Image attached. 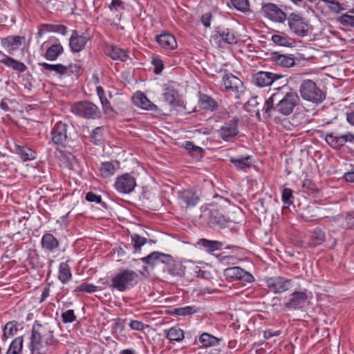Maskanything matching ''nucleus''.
<instances>
[{
    "instance_id": "nucleus-53",
    "label": "nucleus",
    "mask_w": 354,
    "mask_h": 354,
    "mask_svg": "<svg viewBox=\"0 0 354 354\" xmlns=\"http://www.w3.org/2000/svg\"><path fill=\"white\" fill-rule=\"evenodd\" d=\"M104 129L103 127H97L95 128L90 133L91 141L95 145H101L102 140V130Z\"/></svg>"
},
{
    "instance_id": "nucleus-29",
    "label": "nucleus",
    "mask_w": 354,
    "mask_h": 354,
    "mask_svg": "<svg viewBox=\"0 0 354 354\" xmlns=\"http://www.w3.org/2000/svg\"><path fill=\"white\" fill-rule=\"evenodd\" d=\"M3 58L0 60V63L3 64L7 67L17 71L19 73H24L27 70V66L21 62H19L6 55H3Z\"/></svg>"
},
{
    "instance_id": "nucleus-35",
    "label": "nucleus",
    "mask_w": 354,
    "mask_h": 354,
    "mask_svg": "<svg viewBox=\"0 0 354 354\" xmlns=\"http://www.w3.org/2000/svg\"><path fill=\"white\" fill-rule=\"evenodd\" d=\"M324 241V232L321 228L317 227L312 232L310 241L307 243V245L310 248H315L322 244Z\"/></svg>"
},
{
    "instance_id": "nucleus-28",
    "label": "nucleus",
    "mask_w": 354,
    "mask_h": 354,
    "mask_svg": "<svg viewBox=\"0 0 354 354\" xmlns=\"http://www.w3.org/2000/svg\"><path fill=\"white\" fill-rule=\"evenodd\" d=\"M165 100L168 102L173 107L181 106L183 101L179 97L178 92L171 88H167L163 93Z\"/></svg>"
},
{
    "instance_id": "nucleus-62",
    "label": "nucleus",
    "mask_w": 354,
    "mask_h": 354,
    "mask_svg": "<svg viewBox=\"0 0 354 354\" xmlns=\"http://www.w3.org/2000/svg\"><path fill=\"white\" fill-rule=\"evenodd\" d=\"M81 69V66L77 64H70L68 66H66L67 73L66 75H75L78 76L80 71Z\"/></svg>"
},
{
    "instance_id": "nucleus-36",
    "label": "nucleus",
    "mask_w": 354,
    "mask_h": 354,
    "mask_svg": "<svg viewBox=\"0 0 354 354\" xmlns=\"http://www.w3.org/2000/svg\"><path fill=\"white\" fill-rule=\"evenodd\" d=\"M108 55L112 59L120 60L121 62H125L129 58L128 53L127 50L115 46H111L108 52Z\"/></svg>"
},
{
    "instance_id": "nucleus-59",
    "label": "nucleus",
    "mask_w": 354,
    "mask_h": 354,
    "mask_svg": "<svg viewBox=\"0 0 354 354\" xmlns=\"http://www.w3.org/2000/svg\"><path fill=\"white\" fill-rule=\"evenodd\" d=\"M293 192L290 188H284L281 194V199L285 205H290L293 203Z\"/></svg>"
},
{
    "instance_id": "nucleus-24",
    "label": "nucleus",
    "mask_w": 354,
    "mask_h": 354,
    "mask_svg": "<svg viewBox=\"0 0 354 354\" xmlns=\"http://www.w3.org/2000/svg\"><path fill=\"white\" fill-rule=\"evenodd\" d=\"M41 247L45 251L53 252L59 247V242L53 234L46 232L41 237Z\"/></svg>"
},
{
    "instance_id": "nucleus-39",
    "label": "nucleus",
    "mask_w": 354,
    "mask_h": 354,
    "mask_svg": "<svg viewBox=\"0 0 354 354\" xmlns=\"http://www.w3.org/2000/svg\"><path fill=\"white\" fill-rule=\"evenodd\" d=\"M15 152L24 161L32 160L35 158V151L26 146L17 145Z\"/></svg>"
},
{
    "instance_id": "nucleus-63",
    "label": "nucleus",
    "mask_w": 354,
    "mask_h": 354,
    "mask_svg": "<svg viewBox=\"0 0 354 354\" xmlns=\"http://www.w3.org/2000/svg\"><path fill=\"white\" fill-rule=\"evenodd\" d=\"M160 263L165 264L167 266L168 264L172 263L174 262V257L168 254H165L160 252Z\"/></svg>"
},
{
    "instance_id": "nucleus-8",
    "label": "nucleus",
    "mask_w": 354,
    "mask_h": 354,
    "mask_svg": "<svg viewBox=\"0 0 354 354\" xmlns=\"http://www.w3.org/2000/svg\"><path fill=\"white\" fill-rule=\"evenodd\" d=\"M239 123L237 116L225 121L218 131L219 137L225 142H234L239 133Z\"/></svg>"
},
{
    "instance_id": "nucleus-7",
    "label": "nucleus",
    "mask_w": 354,
    "mask_h": 354,
    "mask_svg": "<svg viewBox=\"0 0 354 354\" xmlns=\"http://www.w3.org/2000/svg\"><path fill=\"white\" fill-rule=\"evenodd\" d=\"M211 41H214L217 47L223 48L225 45L237 44L238 38L233 28L220 25L215 28L214 34L211 36Z\"/></svg>"
},
{
    "instance_id": "nucleus-26",
    "label": "nucleus",
    "mask_w": 354,
    "mask_h": 354,
    "mask_svg": "<svg viewBox=\"0 0 354 354\" xmlns=\"http://www.w3.org/2000/svg\"><path fill=\"white\" fill-rule=\"evenodd\" d=\"M198 104L200 107L205 111H216L218 105L216 100L207 94L199 93Z\"/></svg>"
},
{
    "instance_id": "nucleus-57",
    "label": "nucleus",
    "mask_w": 354,
    "mask_h": 354,
    "mask_svg": "<svg viewBox=\"0 0 354 354\" xmlns=\"http://www.w3.org/2000/svg\"><path fill=\"white\" fill-rule=\"evenodd\" d=\"M44 27L46 28L48 31L58 32L62 35H65L67 33V27L62 24H44Z\"/></svg>"
},
{
    "instance_id": "nucleus-20",
    "label": "nucleus",
    "mask_w": 354,
    "mask_h": 354,
    "mask_svg": "<svg viewBox=\"0 0 354 354\" xmlns=\"http://www.w3.org/2000/svg\"><path fill=\"white\" fill-rule=\"evenodd\" d=\"M25 37L19 35H9L1 39V44L9 54H12L23 43Z\"/></svg>"
},
{
    "instance_id": "nucleus-64",
    "label": "nucleus",
    "mask_w": 354,
    "mask_h": 354,
    "mask_svg": "<svg viewBox=\"0 0 354 354\" xmlns=\"http://www.w3.org/2000/svg\"><path fill=\"white\" fill-rule=\"evenodd\" d=\"M129 326L132 330H142L145 327V324L138 320H131Z\"/></svg>"
},
{
    "instance_id": "nucleus-14",
    "label": "nucleus",
    "mask_w": 354,
    "mask_h": 354,
    "mask_svg": "<svg viewBox=\"0 0 354 354\" xmlns=\"http://www.w3.org/2000/svg\"><path fill=\"white\" fill-rule=\"evenodd\" d=\"M223 84L227 91L233 92L236 98H239L240 93L243 88V82L232 73H227L223 77Z\"/></svg>"
},
{
    "instance_id": "nucleus-1",
    "label": "nucleus",
    "mask_w": 354,
    "mask_h": 354,
    "mask_svg": "<svg viewBox=\"0 0 354 354\" xmlns=\"http://www.w3.org/2000/svg\"><path fill=\"white\" fill-rule=\"evenodd\" d=\"M283 88L284 86L277 88V91L265 101L262 109L265 117L270 118L274 112L288 116L299 104L300 98L298 94L292 90L283 92Z\"/></svg>"
},
{
    "instance_id": "nucleus-55",
    "label": "nucleus",
    "mask_w": 354,
    "mask_h": 354,
    "mask_svg": "<svg viewBox=\"0 0 354 354\" xmlns=\"http://www.w3.org/2000/svg\"><path fill=\"white\" fill-rule=\"evenodd\" d=\"M24 338L22 336L15 338L9 345L8 350L15 353H22Z\"/></svg>"
},
{
    "instance_id": "nucleus-61",
    "label": "nucleus",
    "mask_w": 354,
    "mask_h": 354,
    "mask_svg": "<svg viewBox=\"0 0 354 354\" xmlns=\"http://www.w3.org/2000/svg\"><path fill=\"white\" fill-rule=\"evenodd\" d=\"M151 64L154 66V73L157 75L160 74L164 68L162 61L160 58L156 57L152 59Z\"/></svg>"
},
{
    "instance_id": "nucleus-4",
    "label": "nucleus",
    "mask_w": 354,
    "mask_h": 354,
    "mask_svg": "<svg viewBox=\"0 0 354 354\" xmlns=\"http://www.w3.org/2000/svg\"><path fill=\"white\" fill-rule=\"evenodd\" d=\"M71 111L75 115L86 120H98L102 118L100 108L88 100L76 102L71 105Z\"/></svg>"
},
{
    "instance_id": "nucleus-42",
    "label": "nucleus",
    "mask_w": 354,
    "mask_h": 354,
    "mask_svg": "<svg viewBox=\"0 0 354 354\" xmlns=\"http://www.w3.org/2000/svg\"><path fill=\"white\" fill-rule=\"evenodd\" d=\"M185 149L192 157L198 159L203 156L205 151L200 147L194 145L191 141H185L184 144Z\"/></svg>"
},
{
    "instance_id": "nucleus-47",
    "label": "nucleus",
    "mask_w": 354,
    "mask_h": 354,
    "mask_svg": "<svg viewBox=\"0 0 354 354\" xmlns=\"http://www.w3.org/2000/svg\"><path fill=\"white\" fill-rule=\"evenodd\" d=\"M160 252H152L147 257H142L140 260L146 265L153 268L160 263Z\"/></svg>"
},
{
    "instance_id": "nucleus-31",
    "label": "nucleus",
    "mask_w": 354,
    "mask_h": 354,
    "mask_svg": "<svg viewBox=\"0 0 354 354\" xmlns=\"http://www.w3.org/2000/svg\"><path fill=\"white\" fill-rule=\"evenodd\" d=\"M96 92L97 96L100 100L104 114L111 115L113 113H115V111L112 107L110 102L107 100V98L105 96L103 88L101 86H97Z\"/></svg>"
},
{
    "instance_id": "nucleus-33",
    "label": "nucleus",
    "mask_w": 354,
    "mask_h": 354,
    "mask_svg": "<svg viewBox=\"0 0 354 354\" xmlns=\"http://www.w3.org/2000/svg\"><path fill=\"white\" fill-rule=\"evenodd\" d=\"M229 161L238 170H245L248 168H250L252 166V157L250 156L245 157L241 156L239 158L230 157Z\"/></svg>"
},
{
    "instance_id": "nucleus-19",
    "label": "nucleus",
    "mask_w": 354,
    "mask_h": 354,
    "mask_svg": "<svg viewBox=\"0 0 354 354\" xmlns=\"http://www.w3.org/2000/svg\"><path fill=\"white\" fill-rule=\"evenodd\" d=\"M224 274L227 278L241 280L248 283L254 281V277L250 273L240 267L227 268L224 270Z\"/></svg>"
},
{
    "instance_id": "nucleus-3",
    "label": "nucleus",
    "mask_w": 354,
    "mask_h": 354,
    "mask_svg": "<svg viewBox=\"0 0 354 354\" xmlns=\"http://www.w3.org/2000/svg\"><path fill=\"white\" fill-rule=\"evenodd\" d=\"M299 91L303 100L314 104H320L326 99V92L311 80H303L299 86Z\"/></svg>"
},
{
    "instance_id": "nucleus-54",
    "label": "nucleus",
    "mask_w": 354,
    "mask_h": 354,
    "mask_svg": "<svg viewBox=\"0 0 354 354\" xmlns=\"http://www.w3.org/2000/svg\"><path fill=\"white\" fill-rule=\"evenodd\" d=\"M302 188L304 192L308 193L309 195L317 194L319 192L315 183L308 178H306L303 181Z\"/></svg>"
},
{
    "instance_id": "nucleus-50",
    "label": "nucleus",
    "mask_w": 354,
    "mask_h": 354,
    "mask_svg": "<svg viewBox=\"0 0 354 354\" xmlns=\"http://www.w3.org/2000/svg\"><path fill=\"white\" fill-rule=\"evenodd\" d=\"M100 171L103 178H109L114 174L115 168L112 162L106 161L101 163Z\"/></svg>"
},
{
    "instance_id": "nucleus-21",
    "label": "nucleus",
    "mask_w": 354,
    "mask_h": 354,
    "mask_svg": "<svg viewBox=\"0 0 354 354\" xmlns=\"http://www.w3.org/2000/svg\"><path fill=\"white\" fill-rule=\"evenodd\" d=\"M89 38L84 34L80 35L77 30H73L69 39V46L73 53H79L82 50Z\"/></svg>"
},
{
    "instance_id": "nucleus-58",
    "label": "nucleus",
    "mask_w": 354,
    "mask_h": 354,
    "mask_svg": "<svg viewBox=\"0 0 354 354\" xmlns=\"http://www.w3.org/2000/svg\"><path fill=\"white\" fill-rule=\"evenodd\" d=\"M97 290V287L92 283H82L75 289V292L93 293Z\"/></svg>"
},
{
    "instance_id": "nucleus-5",
    "label": "nucleus",
    "mask_w": 354,
    "mask_h": 354,
    "mask_svg": "<svg viewBox=\"0 0 354 354\" xmlns=\"http://www.w3.org/2000/svg\"><path fill=\"white\" fill-rule=\"evenodd\" d=\"M290 31L299 37H305L313 30L309 21L298 12H291L287 19Z\"/></svg>"
},
{
    "instance_id": "nucleus-37",
    "label": "nucleus",
    "mask_w": 354,
    "mask_h": 354,
    "mask_svg": "<svg viewBox=\"0 0 354 354\" xmlns=\"http://www.w3.org/2000/svg\"><path fill=\"white\" fill-rule=\"evenodd\" d=\"M64 52V48L60 44H55L51 45L46 50L44 57L49 61L56 60L57 58L62 54Z\"/></svg>"
},
{
    "instance_id": "nucleus-12",
    "label": "nucleus",
    "mask_w": 354,
    "mask_h": 354,
    "mask_svg": "<svg viewBox=\"0 0 354 354\" xmlns=\"http://www.w3.org/2000/svg\"><path fill=\"white\" fill-rule=\"evenodd\" d=\"M68 125L61 121L53 126L50 131L52 142L60 147H66L68 140Z\"/></svg>"
},
{
    "instance_id": "nucleus-15",
    "label": "nucleus",
    "mask_w": 354,
    "mask_h": 354,
    "mask_svg": "<svg viewBox=\"0 0 354 354\" xmlns=\"http://www.w3.org/2000/svg\"><path fill=\"white\" fill-rule=\"evenodd\" d=\"M308 297L304 291H294L290 295V298L284 304V308L288 310H301Z\"/></svg>"
},
{
    "instance_id": "nucleus-23",
    "label": "nucleus",
    "mask_w": 354,
    "mask_h": 354,
    "mask_svg": "<svg viewBox=\"0 0 354 354\" xmlns=\"http://www.w3.org/2000/svg\"><path fill=\"white\" fill-rule=\"evenodd\" d=\"M270 59L283 68H290L295 64V57L293 55L281 54L277 51L270 53Z\"/></svg>"
},
{
    "instance_id": "nucleus-51",
    "label": "nucleus",
    "mask_w": 354,
    "mask_h": 354,
    "mask_svg": "<svg viewBox=\"0 0 354 354\" xmlns=\"http://www.w3.org/2000/svg\"><path fill=\"white\" fill-rule=\"evenodd\" d=\"M39 3L43 7L45 10L49 11L50 12H53L54 11H57L59 10L60 4L62 2L58 1L57 0H37Z\"/></svg>"
},
{
    "instance_id": "nucleus-46",
    "label": "nucleus",
    "mask_w": 354,
    "mask_h": 354,
    "mask_svg": "<svg viewBox=\"0 0 354 354\" xmlns=\"http://www.w3.org/2000/svg\"><path fill=\"white\" fill-rule=\"evenodd\" d=\"M198 308L195 306H187L185 307L175 308L171 313L178 316L191 315L196 313Z\"/></svg>"
},
{
    "instance_id": "nucleus-10",
    "label": "nucleus",
    "mask_w": 354,
    "mask_h": 354,
    "mask_svg": "<svg viewBox=\"0 0 354 354\" xmlns=\"http://www.w3.org/2000/svg\"><path fill=\"white\" fill-rule=\"evenodd\" d=\"M324 140L334 150H340L346 142L354 141V134L348 131L345 134L330 132L325 135Z\"/></svg>"
},
{
    "instance_id": "nucleus-60",
    "label": "nucleus",
    "mask_w": 354,
    "mask_h": 354,
    "mask_svg": "<svg viewBox=\"0 0 354 354\" xmlns=\"http://www.w3.org/2000/svg\"><path fill=\"white\" fill-rule=\"evenodd\" d=\"M62 319L63 323H72L77 319L73 310H68L62 314Z\"/></svg>"
},
{
    "instance_id": "nucleus-16",
    "label": "nucleus",
    "mask_w": 354,
    "mask_h": 354,
    "mask_svg": "<svg viewBox=\"0 0 354 354\" xmlns=\"http://www.w3.org/2000/svg\"><path fill=\"white\" fill-rule=\"evenodd\" d=\"M200 200L198 193L190 189H183L178 193V201L182 207L195 206Z\"/></svg>"
},
{
    "instance_id": "nucleus-45",
    "label": "nucleus",
    "mask_w": 354,
    "mask_h": 354,
    "mask_svg": "<svg viewBox=\"0 0 354 354\" xmlns=\"http://www.w3.org/2000/svg\"><path fill=\"white\" fill-rule=\"evenodd\" d=\"M342 219V227L345 230H354V211L339 216Z\"/></svg>"
},
{
    "instance_id": "nucleus-38",
    "label": "nucleus",
    "mask_w": 354,
    "mask_h": 354,
    "mask_svg": "<svg viewBox=\"0 0 354 354\" xmlns=\"http://www.w3.org/2000/svg\"><path fill=\"white\" fill-rule=\"evenodd\" d=\"M271 40L276 45L284 47H293L295 44V41L293 38H291L285 34L273 35L271 37Z\"/></svg>"
},
{
    "instance_id": "nucleus-25",
    "label": "nucleus",
    "mask_w": 354,
    "mask_h": 354,
    "mask_svg": "<svg viewBox=\"0 0 354 354\" xmlns=\"http://www.w3.org/2000/svg\"><path fill=\"white\" fill-rule=\"evenodd\" d=\"M135 104L142 109L148 111H158V106L151 102L145 94L138 91L134 98Z\"/></svg>"
},
{
    "instance_id": "nucleus-52",
    "label": "nucleus",
    "mask_w": 354,
    "mask_h": 354,
    "mask_svg": "<svg viewBox=\"0 0 354 354\" xmlns=\"http://www.w3.org/2000/svg\"><path fill=\"white\" fill-rule=\"evenodd\" d=\"M131 243L134 249V252H140L142 246L147 243V239L141 236L138 234H133L131 236Z\"/></svg>"
},
{
    "instance_id": "nucleus-34",
    "label": "nucleus",
    "mask_w": 354,
    "mask_h": 354,
    "mask_svg": "<svg viewBox=\"0 0 354 354\" xmlns=\"http://www.w3.org/2000/svg\"><path fill=\"white\" fill-rule=\"evenodd\" d=\"M165 337L170 342H180L184 339V331L178 326L164 330Z\"/></svg>"
},
{
    "instance_id": "nucleus-2",
    "label": "nucleus",
    "mask_w": 354,
    "mask_h": 354,
    "mask_svg": "<svg viewBox=\"0 0 354 354\" xmlns=\"http://www.w3.org/2000/svg\"><path fill=\"white\" fill-rule=\"evenodd\" d=\"M58 344L53 330L48 324H41L38 321L35 322L30 342L31 354H46L49 347L55 348Z\"/></svg>"
},
{
    "instance_id": "nucleus-22",
    "label": "nucleus",
    "mask_w": 354,
    "mask_h": 354,
    "mask_svg": "<svg viewBox=\"0 0 354 354\" xmlns=\"http://www.w3.org/2000/svg\"><path fill=\"white\" fill-rule=\"evenodd\" d=\"M155 40L161 48L165 50H174L178 46L175 37L166 31L157 35Z\"/></svg>"
},
{
    "instance_id": "nucleus-44",
    "label": "nucleus",
    "mask_w": 354,
    "mask_h": 354,
    "mask_svg": "<svg viewBox=\"0 0 354 354\" xmlns=\"http://www.w3.org/2000/svg\"><path fill=\"white\" fill-rule=\"evenodd\" d=\"M39 65L43 67L44 71H55L59 75H66L67 73L66 66L62 64H50L46 62L39 63Z\"/></svg>"
},
{
    "instance_id": "nucleus-27",
    "label": "nucleus",
    "mask_w": 354,
    "mask_h": 354,
    "mask_svg": "<svg viewBox=\"0 0 354 354\" xmlns=\"http://www.w3.org/2000/svg\"><path fill=\"white\" fill-rule=\"evenodd\" d=\"M196 245L201 249H203L206 252L211 253L214 251L221 250L223 248V243L218 241L201 239L197 241Z\"/></svg>"
},
{
    "instance_id": "nucleus-30",
    "label": "nucleus",
    "mask_w": 354,
    "mask_h": 354,
    "mask_svg": "<svg viewBox=\"0 0 354 354\" xmlns=\"http://www.w3.org/2000/svg\"><path fill=\"white\" fill-rule=\"evenodd\" d=\"M221 340V339L208 333H203L198 337V341L201 343V346L204 348L218 346L220 344Z\"/></svg>"
},
{
    "instance_id": "nucleus-13",
    "label": "nucleus",
    "mask_w": 354,
    "mask_h": 354,
    "mask_svg": "<svg viewBox=\"0 0 354 354\" xmlns=\"http://www.w3.org/2000/svg\"><path fill=\"white\" fill-rule=\"evenodd\" d=\"M136 185L135 178L128 173L118 176L114 184L116 190L122 194H130Z\"/></svg>"
},
{
    "instance_id": "nucleus-49",
    "label": "nucleus",
    "mask_w": 354,
    "mask_h": 354,
    "mask_svg": "<svg viewBox=\"0 0 354 354\" xmlns=\"http://www.w3.org/2000/svg\"><path fill=\"white\" fill-rule=\"evenodd\" d=\"M17 322L11 321L6 323L3 328V340H6L10 336H13L17 332Z\"/></svg>"
},
{
    "instance_id": "nucleus-40",
    "label": "nucleus",
    "mask_w": 354,
    "mask_h": 354,
    "mask_svg": "<svg viewBox=\"0 0 354 354\" xmlns=\"http://www.w3.org/2000/svg\"><path fill=\"white\" fill-rule=\"evenodd\" d=\"M58 278L62 283H66L72 278L71 268L68 262H62L59 266Z\"/></svg>"
},
{
    "instance_id": "nucleus-32",
    "label": "nucleus",
    "mask_w": 354,
    "mask_h": 354,
    "mask_svg": "<svg viewBox=\"0 0 354 354\" xmlns=\"http://www.w3.org/2000/svg\"><path fill=\"white\" fill-rule=\"evenodd\" d=\"M227 5L244 14L252 12L249 0H230Z\"/></svg>"
},
{
    "instance_id": "nucleus-18",
    "label": "nucleus",
    "mask_w": 354,
    "mask_h": 354,
    "mask_svg": "<svg viewBox=\"0 0 354 354\" xmlns=\"http://www.w3.org/2000/svg\"><path fill=\"white\" fill-rule=\"evenodd\" d=\"M231 220L218 209H212L209 212V224L212 227L224 228L228 227Z\"/></svg>"
},
{
    "instance_id": "nucleus-6",
    "label": "nucleus",
    "mask_w": 354,
    "mask_h": 354,
    "mask_svg": "<svg viewBox=\"0 0 354 354\" xmlns=\"http://www.w3.org/2000/svg\"><path fill=\"white\" fill-rule=\"evenodd\" d=\"M138 276V274L133 270L121 269L120 272L111 279L110 287L120 292H124L134 286L136 279Z\"/></svg>"
},
{
    "instance_id": "nucleus-43",
    "label": "nucleus",
    "mask_w": 354,
    "mask_h": 354,
    "mask_svg": "<svg viewBox=\"0 0 354 354\" xmlns=\"http://www.w3.org/2000/svg\"><path fill=\"white\" fill-rule=\"evenodd\" d=\"M259 104L258 102V97L254 96L250 97L248 101L245 104V109L249 113H255L256 117L259 121L261 120L259 109H257Z\"/></svg>"
},
{
    "instance_id": "nucleus-56",
    "label": "nucleus",
    "mask_w": 354,
    "mask_h": 354,
    "mask_svg": "<svg viewBox=\"0 0 354 354\" xmlns=\"http://www.w3.org/2000/svg\"><path fill=\"white\" fill-rule=\"evenodd\" d=\"M85 199L90 203H95L97 204H100L101 206L105 209H107L108 206L106 203L102 201V197L100 195H97L93 192H88L86 193Z\"/></svg>"
},
{
    "instance_id": "nucleus-9",
    "label": "nucleus",
    "mask_w": 354,
    "mask_h": 354,
    "mask_svg": "<svg viewBox=\"0 0 354 354\" xmlns=\"http://www.w3.org/2000/svg\"><path fill=\"white\" fill-rule=\"evenodd\" d=\"M265 281L269 290L275 294H280L288 291L293 286L292 279L282 276L270 277L266 278Z\"/></svg>"
},
{
    "instance_id": "nucleus-11",
    "label": "nucleus",
    "mask_w": 354,
    "mask_h": 354,
    "mask_svg": "<svg viewBox=\"0 0 354 354\" xmlns=\"http://www.w3.org/2000/svg\"><path fill=\"white\" fill-rule=\"evenodd\" d=\"M261 10L266 17L275 23L283 24L288 17L284 11L273 3L263 4Z\"/></svg>"
},
{
    "instance_id": "nucleus-41",
    "label": "nucleus",
    "mask_w": 354,
    "mask_h": 354,
    "mask_svg": "<svg viewBox=\"0 0 354 354\" xmlns=\"http://www.w3.org/2000/svg\"><path fill=\"white\" fill-rule=\"evenodd\" d=\"M336 20L342 26L354 28V9L337 17Z\"/></svg>"
},
{
    "instance_id": "nucleus-48",
    "label": "nucleus",
    "mask_w": 354,
    "mask_h": 354,
    "mask_svg": "<svg viewBox=\"0 0 354 354\" xmlns=\"http://www.w3.org/2000/svg\"><path fill=\"white\" fill-rule=\"evenodd\" d=\"M167 266V272L174 276L182 277L185 274V268L180 263L176 262L174 259L172 263L168 264Z\"/></svg>"
},
{
    "instance_id": "nucleus-17",
    "label": "nucleus",
    "mask_w": 354,
    "mask_h": 354,
    "mask_svg": "<svg viewBox=\"0 0 354 354\" xmlns=\"http://www.w3.org/2000/svg\"><path fill=\"white\" fill-rule=\"evenodd\" d=\"M283 77L279 75L270 72L259 71L252 77V82L259 87H265L272 84L276 80Z\"/></svg>"
}]
</instances>
